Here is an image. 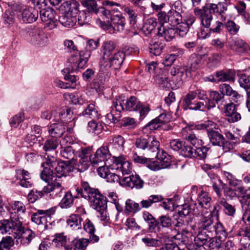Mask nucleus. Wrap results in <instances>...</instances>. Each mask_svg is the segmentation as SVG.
<instances>
[{
	"mask_svg": "<svg viewBox=\"0 0 250 250\" xmlns=\"http://www.w3.org/2000/svg\"><path fill=\"white\" fill-rule=\"evenodd\" d=\"M101 58L99 62L100 70L104 72L112 68L120 69L125 59L123 51L116 48V45L112 41H104L101 48Z\"/></svg>",
	"mask_w": 250,
	"mask_h": 250,
	"instance_id": "1",
	"label": "nucleus"
},
{
	"mask_svg": "<svg viewBox=\"0 0 250 250\" xmlns=\"http://www.w3.org/2000/svg\"><path fill=\"white\" fill-rule=\"evenodd\" d=\"M0 230L2 233L11 234L17 244L23 247L30 245L37 237L36 232L22 226V221L9 222L8 220L0 221Z\"/></svg>",
	"mask_w": 250,
	"mask_h": 250,
	"instance_id": "2",
	"label": "nucleus"
},
{
	"mask_svg": "<svg viewBox=\"0 0 250 250\" xmlns=\"http://www.w3.org/2000/svg\"><path fill=\"white\" fill-rule=\"evenodd\" d=\"M141 103L134 96L125 99L124 97H117L113 101L110 112L107 114L105 118L107 124L117 123L121 118V112L125 109L130 111L138 110Z\"/></svg>",
	"mask_w": 250,
	"mask_h": 250,
	"instance_id": "3",
	"label": "nucleus"
},
{
	"mask_svg": "<svg viewBox=\"0 0 250 250\" xmlns=\"http://www.w3.org/2000/svg\"><path fill=\"white\" fill-rule=\"evenodd\" d=\"M78 195L89 200L93 208L100 212V217L102 221L108 220L107 212L104 209V196L98 189L91 188L86 182H82V188L77 189Z\"/></svg>",
	"mask_w": 250,
	"mask_h": 250,
	"instance_id": "4",
	"label": "nucleus"
},
{
	"mask_svg": "<svg viewBox=\"0 0 250 250\" xmlns=\"http://www.w3.org/2000/svg\"><path fill=\"white\" fill-rule=\"evenodd\" d=\"M227 9V4L224 2H218L217 4L207 3L202 9L195 7L194 9V12L196 15L199 16L202 25L208 28L210 27V22L212 20L213 13H216L220 16V20L222 21L226 20Z\"/></svg>",
	"mask_w": 250,
	"mask_h": 250,
	"instance_id": "5",
	"label": "nucleus"
},
{
	"mask_svg": "<svg viewBox=\"0 0 250 250\" xmlns=\"http://www.w3.org/2000/svg\"><path fill=\"white\" fill-rule=\"evenodd\" d=\"M211 198L207 192L203 190L196 201L188 205V223L196 221L202 211V208H208L210 205Z\"/></svg>",
	"mask_w": 250,
	"mask_h": 250,
	"instance_id": "6",
	"label": "nucleus"
},
{
	"mask_svg": "<svg viewBox=\"0 0 250 250\" xmlns=\"http://www.w3.org/2000/svg\"><path fill=\"white\" fill-rule=\"evenodd\" d=\"M62 6L64 8L65 12L60 17V22L66 27H73L77 21L76 15L78 12L79 3L75 0H67Z\"/></svg>",
	"mask_w": 250,
	"mask_h": 250,
	"instance_id": "7",
	"label": "nucleus"
},
{
	"mask_svg": "<svg viewBox=\"0 0 250 250\" xmlns=\"http://www.w3.org/2000/svg\"><path fill=\"white\" fill-rule=\"evenodd\" d=\"M190 127L188 124V158H199L204 160L207 157L208 148L206 146L200 147V141L197 139Z\"/></svg>",
	"mask_w": 250,
	"mask_h": 250,
	"instance_id": "8",
	"label": "nucleus"
},
{
	"mask_svg": "<svg viewBox=\"0 0 250 250\" xmlns=\"http://www.w3.org/2000/svg\"><path fill=\"white\" fill-rule=\"evenodd\" d=\"M200 227L202 229L201 231L198 232V234L196 236H194L196 235V232L195 231L196 226L195 225L190 224V227L191 229V236L194 238H197L198 239H202V240L208 238V236L210 233V231L213 230V227H214L213 223V220L211 216L209 215H203L202 216L200 219Z\"/></svg>",
	"mask_w": 250,
	"mask_h": 250,
	"instance_id": "9",
	"label": "nucleus"
},
{
	"mask_svg": "<svg viewBox=\"0 0 250 250\" xmlns=\"http://www.w3.org/2000/svg\"><path fill=\"white\" fill-rule=\"evenodd\" d=\"M11 8L16 11L22 12L21 18L24 22H33L35 21L38 18V11L36 9L21 3H14Z\"/></svg>",
	"mask_w": 250,
	"mask_h": 250,
	"instance_id": "10",
	"label": "nucleus"
},
{
	"mask_svg": "<svg viewBox=\"0 0 250 250\" xmlns=\"http://www.w3.org/2000/svg\"><path fill=\"white\" fill-rule=\"evenodd\" d=\"M207 130L208 137L212 145L221 146L225 152L230 150V147L231 146L230 144L226 140L220 132L210 128Z\"/></svg>",
	"mask_w": 250,
	"mask_h": 250,
	"instance_id": "11",
	"label": "nucleus"
},
{
	"mask_svg": "<svg viewBox=\"0 0 250 250\" xmlns=\"http://www.w3.org/2000/svg\"><path fill=\"white\" fill-rule=\"evenodd\" d=\"M28 42L36 47H42L47 44L48 39L39 28H34L28 32Z\"/></svg>",
	"mask_w": 250,
	"mask_h": 250,
	"instance_id": "12",
	"label": "nucleus"
},
{
	"mask_svg": "<svg viewBox=\"0 0 250 250\" xmlns=\"http://www.w3.org/2000/svg\"><path fill=\"white\" fill-rule=\"evenodd\" d=\"M59 143L61 146L60 148V156L64 159L69 160L66 162L71 164L74 161L76 154L74 149L69 145L70 144L69 137L65 136L61 139Z\"/></svg>",
	"mask_w": 250,
	"mask_h": 250,
	"instance_id": "13",
	"label": "nucleus"
},
{
	"mask_svg": "<svg viewBox=\"0 0 250 250\" xmlns=\"http://www.w3.org/2000/svg\"><path fill=\"white\" fill-rule=\"evenodd\" d=\"M110 161L112 164L109 167L112 170H116L117 172H121L124 175L128 174L131 170L130 163L125 160L123 156H113L110 159Z\"/></svg>",
	"mask_w": 250,
	"mask_h": 250,
	"instance_id": "14",
	"label": "nucleus"
},
{
	"mask_svg": "<svg viewBox=\"0 0 250 250\" xmlns=\"http://www.w3.org/2000/svg\"><path fill=\"white\" fill-rule=\"evenodd\" d=\"M73 162L71 164L72 169L74 168L80 172L86 170L90 164H91L90 150L89 148H82L79 160L77 161L74 159Z\"/></svg>",
	"mask_w": 250,
	"mask_h": 250,
	"instance_id": "15",
	"label": "nucleus"
},
{
	"mask_svg": "<svg viewBox=\"0 0 250 250\" xmlns=\"http://www.w3.org/2000/svg\"><path fill=\"white\" fill-rule=\"evenodd\" d=\"M55 213V209L50 208L47 210H38L32 216V221L37 225L47 226V223L51 224V215Z\"/></svg>",
	"mask_w": 250,
	"mask_h": 250,
	"instance_id": "16",
	"label": "nucleus"
},
{
	"mask_svg": "<svg viewBox=\"0 0 250 250\" xmlns=\"http://www.w3.org/2000/svg\"><path fill=\"white\" fill-rule=\"evenodd\" d=\"M55 12L52 8L41 10L40 18L42 21L45 22V27L52 30L57 26L58 21L55 18Z\"/></svg>",
	"mask_w": 250,
	"mask_h": 250,
	"instance_id": "17",
	"label": "nucleus"
},
{
	"mask_svg": "<svg viewBox=\"0 0 250 250\" xmlns=\"http://www.w3.org/2000/svg\"><path fill=\"white\" fill-rule=\"evenodd\" d=\"M26 211V207L21 201H15L11 205V209L9 210L10 213V220L9 222L22 221V216Z\"/></svg>",
	"mask_w": 250,
	"mask_h": 250,
	"instance_id": "18",
	"label": "nucleus"
},
{
	"mask_svg": "<svg viewBox=\"0 0 250 250\" xmlns=\"http://www.w3.org/2000/svg\"><path fill=\"white\" fill-rule=\"evenodd\" d=\"M72 114L73 112L69 108L64 107L62 108L59 112H57L56 111L53 112L44 111L42 114V117L47 120L53 118V121L59 122L60 120L65 118L71 119Z\"/></svg>",
	"mask_w": 250,
	"mask_h": 250,
	"instance_id": "19",
	"label": "nucleus"
},
{
	"mask_svg": "<svg viewBox=\"0 0 250 250\" xmlns=\"http://www.w3.org/2000/svg\"><path fill=\"white\" fill-rule=\"evenodd\" d=\"M91 54L89 51H81L79 55L72 56L69 59L71 64L72 69L76 71L84 67Z\"/></svg>",
	"mask_w": 250,
	"mask_h": 250,
	"instance_id": "20",
	"label": "nucleus"
},
{
	"mask_svg": "<svg viewBox=\"0 0 250 250\" xmlns=\"http://www.w3.org/2000/svg\"><path fill=\"white\" fill-rule=\"evenodd\" d=\"M43 192L45 193H50V195L53 198H60L65 193L64 188L57 179L45 186L43 188Z\"/></svg>",
	"mask_w": 250,
	"mask_h": 250,
	"instance_id": "21",
	"label": "nucleus"
},
{
	"mask_svg": "<svg viewBox=\"0 0 250 250\" xmlns=\"http://www.w3.org/2000/svg\"><path fill=\"white\" fill-rule=\"evenodd\" d=\"M169 121L170 119L167 114L165 113L161 114L146 125L143 128V131L144 133L148 134L152 131L158 129L162 125L169 122Z\"/></svg>",
	"mask_w": 250,
	"mask_h": 250,
	"instance_id": "22",
	"label": "nucleus"
},
{
	"mask_svg": "<svg viewBox=\"0 0 250 250\" xmlns=\"http://www.w3.org/2000/svg\"><path fill=\"white\" fill-rule=\"evenodd\" d=\"M206 238L202 240V239H198L197 238H194V243L199 246L201 250L204 245H207L210 250L219 249L221 247L222 240L221 236L218 237L212 236L211 237Z\"/></svg>",
	"mask_w": 250,
	"mask_h": 250,
	"instance_id": "23",
	"label": "nucleus"
},
{
	"mask_svg": "<svg viewBox=\"0 0 250 250\" xmlns=\"http://www.w3.org/2000/svg\"><path fill=\"white\" fill-rule=\"evenodd\" d=\"M216 23L217 25L215 27L209 29V30L213 33H219L221 30V27L224 26L229 34L232 35H236L239 31V25L236 24L233 21L228 20L224 24L220 21H216Z\"/></svg>",
	"mask_w": 250,
	"mask_h": 250,
	"instance_id": "24",
	"label": "nucleus"
},
{
	"mask_svg": "<svg viewBox=\"0 0 250 250\" xmlns=\"http://www.w3.org/2000/svg\"><path fill=\"white\" fill-rule=\"evenodd\" d=\"M225 101L223 93L217 91L210 90L209 91V97L206 102V107L210 110L215 107L216 104L222 105Z\"/></svg>",
	"mask_w": 250,
	"mask_h": 250,
	"instance_id": "25",
	"label": "nucleus"
},
{
	"mask_svg": "<svg viewBox=\"0 0 250 250\" xmlns=\"http://www.w3.org/2000/svg\"><path fill=\"white\" fill-rule=\"evenodd\" d=\"M109 150L108 148L106 146H102L98 149L93 155H91V164L93 165H99L100 163H105L107 161L111 162L110 160H107V157L109 156Z\"/></svg>",
	"mask_w": 250,
	"mask_h": 250,
	"instance_id": "26",
	"label": "nucleus"
},
{
	"mask_svg": "<svg viewBox=\"0 0 250 250\" xmlns=\"http://www.w3.org/2000/svg\"><path fill=\"white\" fill-rule=\"evenodd\" d=\"M120 185L131 188H135L137 189H140L143 188L144 182L138 175H132L128 177H124L122 179Z\"/></svg>",
	"mask_w": 250,
	"mask_h": 250,
	"instance_id": "27",
	"label": "nucleus"
},
{
	"mask_svg": "<svg viewBox=\"0 0 250 250\" xmlns=\"http://www.w3.org/2000/svg\"><path fill=\"white\" fill-rule=\"evenodd\" d=\"M106 14H108L111 20L110 25L114 30L122 31L125 28V19L120 14H110L109 11H104Z\"/></svg>",
	"mask_w": 250,
	"mask_h": 250,
	"instance_id": "28",
	"label": "nucleus"
},
{
	"mask_svg": "<svg viewBox=\"0 0 250 250\" xmlns=\"http://www.w3.org/2000/svg\"><path fill=\"white\" fill-rule=\"evenodd\" d=\"M16 178L19 180L20 185L23 188H30L32 186L31 175L29 172L22 169L16 170Z\"/></svg>",
	"mask_w": 250,
	"mask_h": 250,
	"instance_id": "29",
	"label": "nucleus"
},
{
	"mask_svg": "<svg viewBox=\"0 0 250 250\" xmlns=\"http://www.w3.org/2000/svg\"><path fill=\"white\" fill-rule=\"evenodd\" d=\"M219 88L220 92L223 93L224 96L226 95L230 97L231 101L235 103L239 102L241 95L236 91L233 90L229 84L222 83L219 85Z\"/></svg>",
	"mask_w": 250,
	"mask_h": 250,
	"instance_id": "30",
	"label": "nucleus"
},
{
	"mask_svg": "<svg viewBox=\"0 0 250 250\" xmlns=\"http://www.w3.org/2000/svg\"><path fill=\"white\" fill-rule=\"evenodd\" d=\"M56 175V177L59 178L66 176V175L72 171V165L65 161H61L58 162L56 166L53 168Z\"/></svg>",
	"mask_w": 250,
	"mask_h": 250,
	"instance_id": "31",
	"label": "nucleus"
},
{
	"mask_svg": "<svg viewBox=\"0 0 250 250\" xmlns=\"http://www.w3.org/2000/svg\"><path fill=\"white\" fill-rule=\"evenodd\" d=\"M235 71L232 69H226L217 71L215 72V76L217 79V82L235 81Z\"/></svg>",
	"mask_w": 250,
	"mask_h": 250,
	"instance_id": "32",
	"label": "nucleus"
},
{
	"mask_svg": "<svg viewBox=\"0 0 250 250\" xmlns=\"http://www.w3.org/2000/svg\"><path fill=\"white\" fill-rule=\"evenodd\" d=\"M68 118L62 119L61 122H58L57 123L52 124L48 130L49 134L53 138H57L61 137L64 132L65 127L63 120L68 121Z\"/></svg>",
	"mask_w": 250,
	"mask_h": 250,
	"instance_id": "33",
	"label": "nucleus"
},
{
	"mask_svg": "<svg viewBox=\"0 0 250 250\" xmlns=\"http://www.w3.org/2000/svg\"><path fill=\"white\" fill-rule=\"evenodd\" d=\"M83 229L89 235V240L92 243L98 242L99 237L94 234L96 230L93 223L89 219H86L83 223Z\"/></svg>",
	"mask_w": 250,
	"mask_h": 250,
	"instance_id": "34",
	"label": "nucleus"
},
{
	"mask_svg": "<svg viewBox=\"0 0 250 250\" xmlns=\"http://www.w3.org/2000/svg\"><path fill=\"white\" fill-rule=\"evenodd\" d=\"M169 146L173 150H180L181 154L185 157H187V146L186 144V141L174 139L170 142Z\"/></svg>",
	"mask_w": 250,
	"mask_h": 250,
	"instance_id": "35",
	"label": "nucleus"
},
{
	"mask_svg": "<svg viewBox=\"0 0 250 250\" xmlns=\"http://www.w3.org/2000/svg\"><path fill=\"white\" fill-rule=\"evenodd\" d=\"M218 206H220L224 212L227 215L233 217L235 214L236 208L234 206L229 204L224 198H222L218 202Z\"/></svg>",
	"mask_w": 250,
	"mask_h": 250,
	"instance_id": "36",
	"label": "nucleus"
},
{
	"mask_svg": "<svg viewBox=\"0 0 250 250\" xmlns=\"http://www.w3.org/2000/svg\"><path fill=\"white\" fill-rule=\"evenodd\" d=\"M154 80L159 87L163 88L169 87V85L172 86L175 83V78H172L171 83H169L167 76L163 73L156 75L154 77Z\"/></svg>",
	"mask_w": 250,
	"mask_h": 250,
	"instance_id": "37",
	"label": "nucleus"
},
{
	"mask_svg": "<svg viewBox=\"0 0 250 250\" xmlns=\"http://www.w3.org/2000/svg\"><path fill=\"white\" fill-rule=\"evenodd\" d=\"M125 142L124 138L120 135H118L110 140L108 146L115 150H123Z\"/></svg>",
	"mask_w": 250,
	"mask_h": 250,
	"instance_id": "38",
	"label": "nucleus"
},
{
	"mask_svg": "<svg viewBox=\"0 0 250 250\" xmlns=\"http://www.w3.org/2000/svg\"><path fill=\"white\" fill-rule=\"evenodd\" d=\"M176 33V29L173 28H166L162 26L158 29V34L163 37L166 41H171Z\"/></svg>",
	"mask_w": 250,
	"mask_h": 250,
	"instance_id": "39",
	"label": "nucleus"
},
{
	"mask_svg": "<svg viewBox=\"0 0 250 250\" xmlns=\"http://www.w3.org/2000/svg\"><path fill=\"white\" fill-rule=\"evenodd\" d=\"M82 218L77 214H72L67 219V226L72 229H77L81 228Z\"/></svg>",
	"mask_w": 250,
	"mask_h": 250,
	"instance_id": "40",
	"label": "nucleus"
},
{
	"mask_svg": "<svg viewBox=\"0 0 250 250\" xmlns=\"http://www.w3.org/2000/svg\"><path fill=\"white\" fill-rule=\"evenodd\" d=\"M232 49L238 53H244L249 50V46L244 41L240 39L235 40L231 45Z\"/></svg>",
	"mask_w": 250,
	"mask_h": 250,
	"instance_id": "41",
	"label": "nucleus"
},
{
	"mask_svg": "<svg viewBox=\"0 0 250 250\" xmlns=\"http://www.w3.org/2000/svg\"><path fill=\"white\" fill-rule=\"evenodd\" d=\"M142 241L146 247H157L160 246L163 241L161 238H154L149 234L145 236L142 238Z\"/></svg>",
	"mask_w": 250,
	"mask_h": 250,
	"instance_id": "42",
	"label": "nucleus"
},
{
	"mask_svg": "<svg viewBox=\"0 0 250 250\" xmlns=\"http://www.w3.org/2000/svg\"><path fill=\"white\" fill-rule=\"evenodd\" d=\"M162 197L159 195H150L147 199L142 200L140 202L141 209L148 208L151 207L152 204L162 201Z\"/></svg>",
	"mask_w": 250,
	"mask_h": 250,
	"instance_id": "43",
	"label": "nucleus"
},
{
	"mask_svg": "<svg viewBox=\"0 0 250 250\" xmlns=\"http://www.w3.org/2000/svg\"><path fill=\"white\" fill-rule=\"evenodd\" d=\"M157 159L159 162L161 168H165L170 166L171 163L170 156L167 153L162 151V152L156 153Z\"/></svg>",
	"mask_w": 250,
	"mask_h": 250,
	"instance_id": "44",
	"label": "nucleus"
},
{
	"mask_svg": "<svg viewBox=\"0 0 250 250\" xmlns=\"http://www.w3.org/2000/svg\"><path fill=\"white\" fill-rule=\"evenodd\" d=\"M237 77L240 86L245 89L247 94L250 93V81L249 76L240 73L237 74Z\"/></svg>",
	"mask_w": 250,
	"mask_h": 250,
	"instance_id": "45",
	"label": "nucleus"
},
{
	"mask_svg": "<svg viewBox=\"0 0 250 250\" xmlns=\"http://www.w3.org/2000/svg\"><path fill=\"white\" fill-rule=\"evenodd\" d=\"M141 210L138 203L128 199L125 202V211L126 213H135Z\"/></svg>",
	"mask_w": 250,
	"mask_h": 250,
	"instance_id": "46",
	"label": "nucleus"
},
{
	"mask_svg": "<svg viewBox=\"0 0 250 250\" xmlns=\"http://www.w3.org/2000/svg\"><path fill=\"white\" fill-rule=\"evenodd\" d=\"M184 234L182 235V240L179 244V246L174 244H166L164 247H162L158 250H175V249L178 250H187L188 245L186 240L184 238Z\"/></svg>",
	"mask_w": 250,
	"mask_h": 250,
	"instance_id": "47",
	"label": "nucleus"
},
{
	"mask_svg": "<svg viewBox=\"0 0 250 250\" xmlns=\"http://www.w3.org/2000/svg\"><path fill=\"white\" fill-rule=\"evenodd\" d=\"M83 115L86 118H91L93 120L98 119L100 114L98 113L97 109L93 104L88 105L86 108L83 112Z\"/></svg>",
	"mask_w": 250,
	"mask_h": 250,
	"instance_id": "48",
	"label": "nucleus"
},
{
	"mask_svg": "<svg viewBox=\"0 0 250 250\" xmlns=\"http://www.w3.org/2000/svg\"><path fill=\"white\" fill-rule=\"evenodd\" d=\"M13 10H7L3 15V21L7 27L11 26L15 22L16 16Z\"/></svg>",
	"mask_w": 250,
	"mask_h": 250,
	"instance_id": "49",
	"label": "nucleus"
},
{
	"mask_svg": "<svg viewBox=\"0 0 250 250\" xmlns=\"http://www.w3.org/2000/svg\"><path fill=\"white\" fill-rule=\"evenodd\" d=\"M225 135L226 140L229 141L231 146L230 147V150L234 145L240 142V135L238 133L232 132L230 131H226Z\"/></svg>",
	"mask_w": 250,
	"mask_h": 250,
	"instance_id": "50",
	"label": "nucleus"
},
{
	"mask_svg": "<svg viewBox=\"0 0 250 250\" xmlns=\"http://www.w3.org/2000/svg\"><path fill=\"white\" fill-rule=\"evenodd\" d=\"M214 227H213V230L210 231L208 238L211 237L212 236H214V235H219L221 236L222 235L224 237L227 236V232L222 223L220 222H217L214 223Z\"/></svg>",
	"mask_w": 250,
	"mask_h": 250,
	"instance_id": "51",
	"label": "nucleus"
},
{
	"mask_svg": "<svg viewBox=\"0 0 250 250\" xmlns=\"http://www.w3.org/2000/svg\"><path fill=\"white\" fill-rule=\"evenodd\" d=\"M41 177L42 180L47 182L53 181L54 178L57 179L56 173L54 169L53 168H48L47 167L44 168L41 173Z\"/></svg>",
	"mask_w": 250,
	"mask_h": 250,
	"instance_id": "52",
	"label": "nucleus"
},
{
	"mask_svg": "<svg viewBox=\"0 0 250 250\" xmlns=\"http://www.w3.org/2000/svg\"><path fill=\"white\" fill-rule=\"evenodd\" d=\"M157 24V23L155 18H149L145 21L142 30L146 34H149L155 29Z\"/></svg>",
	"mask_w": 250,
	"mask_h": 250,
	"instance_id": "53",
	"label": "nucleus"
},
{
	"mask_svg": "<svg viewBox=\"0 0 250 250\" xmlns=\"http://www.w3.org/2000/svg\"><path fill=\"white\" fill-rule=\"evenodd\" d=\"M122 9L125 12V15L128 16L130 24L133 26L136 23V19L137 14L136 11L132 8L128 6H123Z\"/></svg>",
	"mask_w": 250,
	"mask_h": 250,
	"instance_id": "54",
	"label": "nucleus"
},
{
	"mask_svg": "<svg viewBox=\"0 0 250 250\" xmlns=\"http://www.w3.org/2000/svg\"><path fill=\"white\" fill-rule=\"evenodd\" d=\"M74 198L71 192L65 193L64 197L62 199L59 205L61 208H66L70 207L73 204Z\"/></svg>",
	"mask_w": 250,
	"mask_h": 250,
	"instance_id": "55",
	"label": "nucleus"
},
{
	"mask_svg": "<svg viewBox=\"0 0 250 250\" xmlns=\"http://www.w3.org/2000/svg\"><path fill=\"white\" fill-rule=\"evenodd\" d=\"M143 217L144 220L147 223L149 229H154L158 224V222L155 218L147 211H144L143 212Z\"/></svg>",
	"mask_w": 250,
	"mask_h": 250,
	"instance_id": "56",
	"label": "nucleus"
},
{
	"mask_svg": "<svg viewBox=\"0 0 250 250\" xmlns=\"http://www.w3.org/2000/svg\"><path fill=\"white\" fill-rule=\"evenodd\" d=\"M182 17L180 13L176 10L172 9L168 12V22L173 25L179 24Z\"/></svg>",
	"mask_w": 250,
	"mask_h": 250,
	"instance_id": "57",
	"label": "nucleus"
},
{
	"mask_svg": "<svg viewBox=\"0 0 250 250\" xmlns=\"http://www.w3.org/2000/svg\"><path fill=\"white\" fill-rule=\"evenodd\" d=\"M59 145V142L55 138L48 139L44 143L43 149L44 151H51L57 148Z\"/></svg>",
	"mask_w": 250,
	"mask_h": 250,
	"instance_id": "58",
	"label": "nucleus"
},
{
	"mask_svg": "<svg viewBox=\"0 0 250 250\" xmlns=\"http://www.w3.org/2000/svg\"><path fill=\"white\" fill-rule=\"evenodd\" d=\"M226 186V184H224L220 179H217L216 180L212 181L213 190L219 196L222 195V191L225 189Z\"/></svg>",
	"mask_w": 250,
	"mask_h": 250,
	"instance_id": "59",
	"label": "nucleus"
},
{
	"mask_svg": "<svg viewBox=\"0 0 250 250\" xmlns=\"http://www.w3.org/2000/svg\"><path fill=\"white\" fill-rule=\"evenodd\" d=\"M159 142L153 136L148 137V150L150 152L158 153L159 148Z\"/></svg>",
	"mask_w": 250,
	"mask_h": 250,
	"instance_id": "60",
	"label": "nucleus"
},
{
	"mask_svg": "<svg viewBox=\"0 0 250 250\" xmlns=\"http://www.w3.org/2000/svg\"><path fill=\"white\" fill-rule=\"evenodd\" d=\"M14 244L13 239L11 236L3 237L0 242V250H9Z\"/></svg>",
	"mask_w": 250,
	"mask_h": 250,
	"instance_id": "61",
	"label": "nucleus"
},
{
	"mask_svg": "<svg viewBox=\"0 0 250 250\" xmlns=\"http://www.w3.org/2000/svg\"><path fill=\"white\" fill-rule=\"evenodd\" d=\"M78 13V21L80 25H82L89 21L91 17L89 12L81 11Z\"/></svg>",
	"mask_w": 250,
	"mask_h": 250,
	"instance_id": "62",
	"label": "nucleus"
},
{
	"mask_svg": "<svg viewBox=\"0 0 250 250\" xmlns=\"http://www.w3.org/2000/svg\"><path fill=\"white\" fill-rule=\"evenodd\" d=\"M244 213L242 216V220L245 222H248L250 224V200L246 205H244V202L241 201Z\"/></svg>",
	"mask_w": 250,
	"mask_h": 250,
	"instance_id": "63",
	"label": "nucleus"
},
{
	"mask_svg": "<svg viewBox=\"0 0 250 250\" xmlns=\"http://www.w3.org/2000/svg\"><path fill=\"white\" fill-rule=\"evenodd\" d=\"M89 242H90L89 239L82 238L76 240L74 243V250H85Z\"/></svg>",
	"mask_w": 250,
	"mask_h": 250,
	"instance_id": "64",
	"label": "nucleus"
}]
</instances>
